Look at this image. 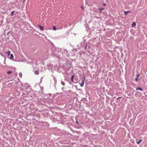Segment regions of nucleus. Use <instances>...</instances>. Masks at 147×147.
Masks as SVG:
<instances>
[{
    "mask_svg": "<svg viewBox=\"0 0 147 147\" xmlns=\"http://www.w3.org/2000/svg\"><path fill=\"white\" fill-rule=\"evenodd\" d=\"M82 7V8L84 9V8L83 7Z\"/></svg>",
    "mask_w": 147,
    "mask_h": 147,
    "instance_id": "27",
    "label": "nucleus"
},
{
    "mask_svg": "<svg viewBox=\"0 0 147 147\" xmlns=\"http://www.w3.org/2000/svg\"><path fill=\"white\" fill-rule=\"evenodd\" d=\"M65 51H66L67 53H68V51L67 49L65 50Z\"/></svg>",
    "mask_w": 147,
    "mask_h": 147,
    "instance_id": "24",
    "label": "nucleus"
},
{
    "mask_svg": "<svg viewBox=\"0 0 147 147\" xmlns=\"http://www.w3.org/2000/svg\"><path fill=\"white\" fill-rule=\"evenodd\" d=\"M41 126H44V124L43 123H42L41 124Z\"/></svg>",
    "mask_w": 147,
    "mask_h": 147,
    "instance_id": "23",
    "label": "nucleus"
},
{
    "mask_svg": "<svg viewBox=\"0 0 147 147\" xmlns=\"http://www.w3.org/2000/svg\"><path fill=\"white\" fill-rule=\"evenodd\" d=\"M10 51H8L7 52H6V54L8 55H9L10 54Z\"/></svg>",
    "mask_w": 147,
    "mask_h": 147,
    "instance_id": "9",
    "label": "nucleus"
},
{
    "mask_svg": "<svg viewBox=\"0 0 147 147\" xmlns=\"http://www.w3.org/2000/svg\"><path fill=\"white\" fill-rule=\"evenodd\" d=\"M87 47V44H86L85 46V49H86Z\"/></svg>",
    "mask_w": 147,
    "mask_h": 147,
    "instance_id": "22",
    "label": "nucleus"
},
{
    "mask_svg": "<svg viewBox=\"0 0 147 147\" xmlns=\"http://www.w3.org/2000/svg\"><path fill=\"white\" fill-rule=\"evenodd\" d=\"M76 123L78 125H79V122L77 121H76Z\"/></svg>",
    "mask_w": 147,
    "mask_h": 147,
    "instance_id": "18",
    "label": "nucleus"
},
{
    "mask_svg": "<svg viewBox=\"0 0 147 147\" xmlns=\"http://www.w3.org/2000/svg\"><path fill=\"white\" fill-rule=\"evenodd\" d=\"M53 80L55 82V83L56 84L57 82V79L55 78L54 76H53Z\"/></svg>",
    "mask_w": 147,
    "mask_h": 147,
    "instance_id": "10",
    "label": "nucleus"
},
{
    "mask_svg": "<svg viewBox=\"0 0 147 147\" xmlns=\"http://www.w3.org/2000/svg\"><path fill=\"white\" fill-rule=\"evenodd\" d=\"M38 27L39 28L40 30L41 31H43L44 30V28L42 26H41L40 25H38Z\"/></svg>",
    "mask_w": 147,
    "mask_h": 147,
    "instance_id": "3",
    "label": "nucleus"
},
{
    "mask_svg": "<svg viewBox=\"0 0 147 147\" xmlns=\"http://www.w3.org/2000/svg\"><path fill=\"white\" fill-rule=\"evenodd\" d=\"M136 90H140L142 91H143V89H142L140 88H136Z\"/></svg>",
    "mask_w": 147,
    "mask_h": 147,
    "instance_id": "7",
    "label": "nucleus"
},
{
    "mask_svg": "<svg viewBox=\"0 0 147 147\" xmlns=\"http://www.w3.org/2000/svg\"><path fill=\"white\" fill-rule=\"evenodd\" d=\"M53 29L54 30H56V28L55 26H53Z\"/></svg>",
    "mask_w": 147,
    "mask_h": 147,
    "instance_id": "15",
    "label": "nucleus"
},
{
    "mask_svg": "<svg viewBox=\"0 0 147 147\" xmlns=\"http://www.w3.org/2000/svg\"><path fill=\"white\" fill-rule=\"evenodd\" d=\"M14 12L15 11H13L11 12V16H13V15Z\"/></svg>",
    "mask_w": 147,
    "mask_h": 147,
    "instance_id": "11",
    "label": "nucleus"
},
{
    "mask_svg": "<svg viewBox=\"0 0 147 147\" xmlns=\"http://www.w3.org/2000/svg\"><path fill=\"white\" fill-rule=\"evenodd\" d=\"M10 55V59H12L13 57V55L12 54H11Z\"/></svg>",
    "mask_w": 147,
    "mask_h": 147,
    "instance_id": "12",
    "label": "nucleus"
},
{
    "mask_svg": "<svg viewBox=\"0 0 147 147\" xmlns=\"http://www.w3.org/2000/svg\"><path fill=\"white\" fill-rule=\"evenodd\" d=\"M19 76L20 78H22V73L20 72L19 73Z\"/></svg>",
    "mask_w": 147,
    "mask_h": 147,
    "instance_id": "14",
    "label": "nucleus"
},
{
    "mask_svg": "<svg viewBox=\"0 0 147 147\" xmlns=\"http://www.w3.org/2000/svg\"><path fill=\"white\" fill-rule=\"evenodd\" d=\"M35 74L36 75H38L39 74V72L38 70H36L35 71Z\"/></svg>",
    "mask_w": 147,
    "mask_h": 147,
    "instance_id": "8",
    "label": "nucleus"
},
{
    "mask_svg": "<svg viewBox=\"0 0 147 147\" xmlns=\"http://www.w3.org/2000/svg\"><path fill=\"white\" fill-rule=\"evenodd\" d=\"M99 9H100V11H101L102 10H104V8H102L101 9L99 8Z\"/></svg>",
    "mask_w": 147,
    "mask_h": 147,
    "instance_id": "21",
    "label": "nucleus"
},
{
    "mask_svg": "<svg viewBox=\"0 0 147 147\" xmlns=\"http://www.w3.org/2000/svg\"><path fill=\"white\" fill-rule=\"evenodd\" d=\"M142 141V140H141L139 141L138 142H137V144H139L140 143V142H141Z\"/></svg>",
    "mask_w": 147,
    "mask_h": 147,
    "instance_id": "17",
    "label": "nucleus"
},
{
    "mask_svg": "<svg viewBox=\"0 0 147 147\" xmlns=\"http://www.w3.org/2000/svg\"><path fill=\"white\" fill-rule=\"evenodd\" d=\"M68 64L69 66V67H71V65H69L67 62L66 63V65H67Z\"/></svg>",
    "mask_w": 147,
    "mask_h": 147,
    "instance_id": "19",
    "label": "nucleus"
},
{
    "mask_svg": "<svg viewBox=\"0 0 147 147\" xmlns=\"http://www.w3.org/2000/svg\"><path fill=\"white\" fill-rule=\"evenodd\" d=\"M131 11H124V14L125 15H126L128 13H131Z\"/></svg>",
    "mask_w": 147,
    "mask_h": 147,
    "instance_id": "4",
    "label": "nucleus"
},
{
    "mask_svg": "<svg viewBox=\"0 0 147 147\" xmlns=\"http://www.w3.org/2000/svg\"><path fill=\"white\" fill-rule=\"evenodd\" d=\"M56 50H57L58 51H61V50L60 49H59V48H57V49H56V51H55V53H53L55 54H57V51Z\"/></svg>",
    "mask_w": 147,
    "mask_h": 147,
    "instance_id": "2",
    "label": "nucleus"
},
{
    "mask_svg": "<svg viewBox=\"0 0 147 147\" xmlns=\"http://www.w3.org/2000/svg\"><path fill=\"white\" fill-rule=\"evenodd\" d=\"M75 76V75L74 74L72 75L71 77V81L73 82H74V78Z\"/></svg>",
    "mask_w": 147,
    "mask_h": 147,
    "instance_id": "6",
    "label": "nucleus"
},
{
    "mask_svg": "<svg viewBox=\"0 0 147 147\" xmlns=\"http://www.w3.org/2000/svg\"><path fill=\"white\" fill-rule=\"evenodd\" d=\"M136 78L135 80L136 81H138L139 77V75L138 74H137L136 75Z\"/></svg>",
    "mask_w": 147,
    "mask_h": 147,
    "instance_id": "5",
    "label": "nucleus"
},
{
    "mask_svg": "<svg viewBox=\"0 0 147 147\" xmlns=\"http://www.w3.org/2000/svg\"><path fill=\"white\" fill-rule=\"evenodd\" d=\"M86 77L85 76H84L82 80V83H80V84L81 87H82L84 85V81L85 80Z\"/></svg>",
    "mask_w": 147,
    "mask_h": 147,
    "instance_id": "1",
    "label": "nucleus"
},
{
    "mask_svg": "<svg viewBox=\"0 0 147 147\" xmlns=\"http://www.w3.org/2000/svg\"><path fill=\"white\" fill-rule=\"evenodd\" d=\"M12 72V71H8L7 72V74H11Z\"/></svg>",
    "mask_w": 147,
    "mask_h": 147,
    "instance_id": "16",
    "label": "nucleus"
},
{
    "mask_svg": "<svg viewBox=\"0 0 147 147\" xmlns=\"http://www.w3.org/2000/svg\"><path fill=\"white\" fill-rule=\"evenodd\" d=\"M122 97H118V98H117V100H119V99H121Z\"/></svg>",
    "mask_w": 147,
    "mask_h": 147,
    "instance_id": "20",
    "label": "nucleus"
},
{
    "mask_svg": "<svg viewBox=\"0 0 147 147\" xmlns=\"http://www.w3.org/2000/svg\"><path fill=\"white\" fill-rule=\"evenodd\" d=\"M103 5L105 6V5H106V4H105H105H103Z\"/></svg>",
    "mask_w": 147,
    "mask_h": 147,
    "instance_id": "25",
    "label": "nucleus"
},
{
    "mask_svg": "<svg viewBox=\"0 0 147 147\" xmlns=\"http://www.w3.org/2000/svg\"><path fill=\"white\" fill-rule=\"evenodd\" d=\"M9 32L7 33V34H8Z\"/></svg>",
    "mask_w": 147,
    "mask_h": 147,
    "instance_id": "26",
    "label": "nucleus"
},
{
    "mask_svg": "<svg viewBox=\"0 0 147 147\" xmlns=\"http://www.w3.org/2000/svg\"><path fill=\"white\" fill-rule=\"evenodd\" d=\"M136 23H135V22H134L133 23L132 26V27H133V26H136Z\"/></svg>",
    "mask_w": 147,
    "mask_h": 147,
    "instance_id": "13",
    "label": "nucleus"
}]
</instances>
